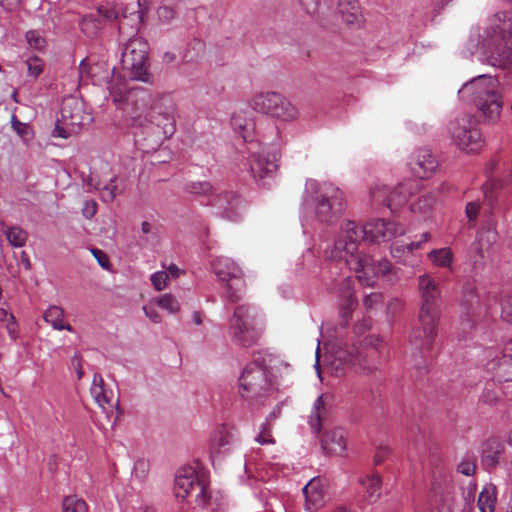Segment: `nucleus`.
Masks as SVG:
<instances>
[{
	"instance_id": "obj_1",
	"label": "nucleus",
	"mask_w": 512,
	"mask_h": 512,
	"mask_svg": "<svg viewBox=\"0 0 512 512\" xmlns=\"http://www.w3.org/2000/svg\"><path fill=\"white\" fill-rule=\"evenodd\" d=\"M404 232L402 225L384 219L371 220L363 226L353 221H346L342 224L331 250V258L339 262L344 261L350 270L358 274L360 282L370 285L373 277L386 275L391 271V263L386 259L376 261L367 254L359 253V242L361 240L370 243L389 241Z\"/></svg>"
},
{
	"instance_id": "obj_2",
	"label": "nucleus",
	"mask_w": 512,
	"mask_h": 512,
	"mask_svg": "<svg viewBox=\"0 0 512 512\" xmlns=\"http://www.w3.org/2000/svg\"><path fill=\"white\" fill-rule=\"evenodd\" d=\"M419 290L422 302L418 323L410 334V342L417 349L431 350L437 335L440 317V291L438 283L429 275L419 277Z\"/></svg>"
},
{
	"instance_id": "obj_3",
	"label": "nucleus",
	"mask_w": 512,
	"mask_h": 512,
	"mask_svg": "<svg viewBox=\"0 0 512 512\" xmlns=\"http://www.w3.org/2000/svg\"><path fill=\"white\" fill-rule=\"evenodd\" d=\"M476 45L484 50L492 66L512 68V12L495 14L483 33H478Z\"/></svg>"
},
{
	"instance_id": "obj_4",
	"label": "nucleus",
	"mask_w": 512,
	"mask_h": 512,
	"mask_svg": "<svg viewBox=\"0 0 512 512\" xmlns=\"http://www.w3.org/2000/svg\"><path fill=\"white\" fill-rule=\"evenodd\" d=\"M458 94L463 100L473 102L487 121L495 122L500 118L503 100L496 78L488 75L475 77L465 83Z\"/></svg>"
},
{
	"instance_id": "obj_5",
	"label": "nucleus",
	"mask_w": 512,
	"mask_h": 512,
	"mask_svg": "<svg viewBox=\"0 0 512 512\" xmlns=\"http://www.w3.org/2000/svg\"><path fill=\"white\" fill-rule=\"evenodd\" d=\"M304 203L313 204L317 219L324 223L335 221L345 208L344 195L338 187L315 179L305 183Z\"/></svg>"
},
{
	"instance_id": "obj_6",
	"label": "nucleus",
	"mask_w": 512,
	"mask_h": 512,
	"mask_svg": "<svg viewBox=\"0 0 512 512\" xmlns=\"http://www.w3.org/2000/svg\"><path fill=\"white\" fill-rule=\"evenodd\" d=\"M272 373L257 361L248 363L239 377V394L250 406L259 407L274 393Z\"/></svg>"
},
{
	"instance_id": "obj_7",
	"label": "nucleus",
	"mask_w": 512,
	"mask_h": 512,
	"mask_svg": "<svg viewBox=\"0 0 512 512\" xmlns=\"http://www.w3.org/2000/svg\"><path fill=\"white\" fill-rule=\"evenodd\" d=\"M227 333L237 346L249 348L256 345L261 337L257 315L248 304L237 305L227 324Z\"/></svg>"
},
{
	"instance_id": "obj_8",
	"label": "nucleus",
	"mask_w": 512,
	"mask_h": 512,
	"mask_svg": "<svg viewBox=\"0 0 512 512\" xmlns=\"http://www.w3.org/2000/svg\"><path fill=\"white\" fill-rule=\"evenodd\" d=\"M149 44L140 37L130 38L122 51L121 65L127 71L130 78L142 82H152V75L149 73Z\"/></svg>"
},
{
	"instance_id": "obj_9",
	"label": "nucleus",
	"mask_w": 512,
	"mask_h": 512,
	"mask_svg": "<svg viewBox=\"0 0 512 512\" xmlns=\"http://www.w3.org/2000/svg\"><path fill=\"white\" fill-rule=\"evenodd\" d=\"M110 95L113 102L122 105V110L132 120L133 125H147L156 102L146 89L135 87L124 94L112 90Z\"/></svg>"
},
{
	"instance_id": "obj_10",
	"label": "nucleus",
	"mask_w": 512,
	"mask_h": 512,
	"mask_svg": "<svg viewBox=\"0 0 512 512\" xmlns=\"http://www.w3.org/2000/svg\"><path fill=\"white\" fill-rule=\"evenodd\" d=\"M249 105L254 111L281 121H294L299 117V110L284 95L274 91L255 94Z\"/></svg>"
},
{
	"instance_id": "obj_11",
	"label": "nucleus",
	"mask_w": 512,
	"mask_h": 512,
	"mask_svg": "<svg viewBox=\"0 0 512 512\" xmlns=\"http://www.w3.org/2000/svg\"><path fill=\"white\" fill-rule=\"evenodd\" d=\"M448 133L454 145L467 153L480 150L484 143L478 129V121L471 114H464L452 120L448 125Z\"/></svg>"
},
{
	"instance_id": "obj_12",
	"label": "nucleus",
	"mask_w": 512,
	"mask_h": 512,
	"mask_svg": "<svg viewBox=\"0 0 512 512\" xmlns=\"http://www.w3.org/2000/svg\"><path fill=\"white\" fill-rule=\"evenodd\" d=\"M174 490L178 498L194 497L200 507L206 506L208 502L206 487L199 481L192 468L179 471L175 478Z\"/></svg>"
},
{
	"instance_id": "obj_13",
	"label": "nucleus",
	"mask_w": 512,
	"mask_h": 512,
	"mask_svg": "<svg viewBox=\"0 0 512 512\" xmlns=\"http://www.w3.org/2000/svg\"><path fill=\"white\" fill-rule=\"evenodd\" d=\"M92 117L85 111V103L75 96L65 97L61 105V122L65 126L76 128L89 124Z\"/></svg>"
},
{
	"instance_id": "obj_14",
	"label": "nucleus",
	"mask_w": 512,
	"mask_h": 512,
	"mask_svg": "<svg viewBox=\"0 0 512 512\" xmlns=\"http://www.w3.org/2000/svg\"><path fill=\"white\" fill-rule=\"evenodd\" d=\"M90 392L97 404L105 411L109 418L115 414L113 421V425H115L122 414L119 398L116 397L112 391L106 390L104 379L98 373L94 374Z\"/></svg>"
},
{
	"instance_id": "obj_15",
	"label": "nucleus",
	"mask_w": 512,
	"mask_h": 512,
	"mask_svg": "<svg viewBox=\"0 0 512 512\" xmlns=\"http://www.w3.org/2000/svg\"><path fill=\"white\" fill-rule=\"evenodd\" d=\"M248 165L251 176L259 185H265L266 179L275 177L279 168V158L275 154L264 155L262 153H253L248 158Z\"/></svg>"
},
{
	"instance_id": "obj_16",
	"label": "nucleus",
	"mask_w": 512,
	"mask_h": 512,
	"mask_svg": "<svg viewBox=\"0 0 512 512\" xmlns=\"http://www.w3.org/2000/svg\"><path fill=\"white\" fill-rule=\"evenodd\" d=\"M410 195L406 184L401 183L393 190L386 186H376L371 189V196L375 203H383L392 213H395L404 206Z\"/></svg>"
},
{
	"instance_id": "obj_17",
	"label": "nucleus",
	"mask_w": 512,
	"mask_h": 512,
	"mask_svg": "<svg viewBox=\"0 0 512 512\" xmlns=\"http://www.w3.org/2000/svg\"><path fill=\"white\" fill-rule=\"evenodd\" d=\"M212 205L217 208L220 217L230 221H237L245 207L242 197L233 191L218 194Z\"/></svg>"
},
{
	"instance_id": "obj_18",
	"label": "nucleus",
	"mask_w": 512,
	"mask_h": 512,
	"mask_svg": "<svg viewBox=\"0 0 512 512\" xmlns=\"http://www.w3.org/2000/svg\"><path fill=\"white\" fill-rule=\"evenodd\" d=\"M438 160L431 150L419 148L415 150L408 161L411 172L418 178L424 179L432 175L438 168Z\"/></svg>"
},
{
	"instance_id": "obj_19",
	"label": "nucleus",
	"mask_w": 512,
	"mask_h": 512,
	"mask_svg": "<svg viewBox=\"0 0 512 512\" xmlns=\"http://www.w3.org/2000/svg\"><path fill=\"white\" fill-rule=\"evenodd\" d=\"M505 450L504 443L496 437H489L483 441L480 446L481 467L486 471L496 469L503 461Z\"/></svg>"
},
{
	"instance_id": "obj_20",
	"label": "nucleus",
	"mask_w": 512,
	"mask_h": 512,
	"mask_svg": "<svg viewBox=\"0 0 512 512\" xmlns=\"http://www.w3.org/2000/svg\"><path fill=\"white\" fill-rule=\"evenodd\" d=\"M147 124H150L149 128L151 130H153L154 127L157 128L163 135V138H169L175 132L173 107L163 108L159 102L155 103Z\"/></svg>"
},
{
	"instance_id": "obj_21",
	"label": "nucleus",
	"mask_w": 512,
	"mask_h": 512,
	"mask_svg": "<svg viewBox=\"0 0 512 512\" xmlns=\"http://www.w3.org/2000/svg\"><path fill=\"white\" fill-rule=\"evenodd\" d=\"M321 446L327 454L342 456L347 448L345 431L340 427L326 430L321 439Z\"/></svg>"
},
{
	"instance_id": "obj_22",
	"label": "nucleus",
	"mask_w": 512,
	"mask_h": 512,
	"mask_svg": "<svg viewBox=\"0 0 512 512\" xmlns=\"http://www.w3.org/2000/svg\"><path fill=\"white\" fill-rule=\"evenodd\" d=\"M378 351L373 348L364 350L353 349L348 353V358L345 361L354 366H359L365 372H373L378 368Z\"/></svg>"
},
{
	"instance_id": "obj_23",
	"label": "nucleus",
	"mask_w": 512,
	"mask_h": 512,
	"mask_svg": "<svg viewBox=\"0 0 512 512\" xmlns=\"http://www.w3.org/2000/svg\"><path fill=\"white\" fill-rule=\"evenodd\" d=\"M352 284L351 277L346 276L339 285V295L342 298L340 302V315L346 322L352 317V312L357 304L352 292Z\"/></svg>"
},
{
	"instance_id": "obj_24",
	"label": "nucleus",
	"mask_w": 512,
	"mask_h": 512,
	"mask_svg": "<svg viewBox=\"0 0 512 512\" xmlns=\"http://www.w3.org/2000/svg\"><path fill=\"white\" fill-rule=\"evenodd\" d=\"M363 486V497L368 503H375L381 496L382 481L378 473H373L359 480Z\"/></svg>"
},
{
	"instance_id": "obj_25",
	"label": "nucleus",
	"mask_w": 512,
	"mask_h": 512,
	"mask_svg": "<svg viewBox=\"0 0 512 512\" xmlns=\"http://www.w3.org/2000/svg\"><path fill=\"white\" fill-rule=\"evenodd\" d=\"M306 499V509L309 511L316 510L324 501L325 492L320 487V482L311 480L302 489Z\"/></svg>"
},
{
	"instance_id": "obj_26",
	"label": "nucleus",
	"mask_w": 512,
	"mask_h": 512,
	"mask_svg": "<svg viewBox=\"0 0 512 512\" xmlns=\"http://www.w3.org/2000/svg\"><path fill=\"white\" fill-rule=\"evenodd\" d=\"M338 10L347 24H359L361 22L362 12L358 0H339Z\"/></svg>"
},
{
	"instance_id": "obj_27",
	"label": "nucleus",
	"mask_w": 512,
	"mask_h": 512,
	"mask_svg": "<svg viewBox=\"0 0 512 512\" xmlns=\"http://www.w3.org/2000/svg\"><path fill=\"white\" fill-rule=\"evenodd\" d=\"M224 282L226 283L224 297L232 303L240 301L246 290L243 272Z\"/></svg>"
},
{
	"instance_id": "obj_28",
	"label": "nucleus",
	"mask_w": 512,
	"mask_h": 512,
	"mask_svg": "<svg viewBox=\"0 0 512 512\" xmlns=\"http://www.w3.org/2000/svg\"><path fill=\"white\" fill-rule=\"evenodd\" d=\"M142 22L141 8L131 12L129 16L126 11L123 12L122 17L118 21V29L121 35L129 37L134 32L138 31Z\"/></svg>"
},
{
	"instance_id": "obj_29",
	"label": "nucleus",
	"mask_w": 512,
	"mask_h": 512,
	"mask_svg": "<svg viewBox=\"0 0 512 512\" xmlns=\"http://www.w3.org/2000/svg\"><path fill=\"white\" fill-rule=\"evenodd\" d=\"M212 266L215 274L222 282L230 280L243 272L234 261L229 259L219 258L213 262Z\"/></svg>"
},
{
	"instance_id": "obj_30",
	"label": "nucleus",
	"mask_w": 512,
	"mask_h": 512,
	"mask_svg": "<svg viewBox=\"0 0 512 512\" xmlns=\"http://www.w3.org/2000/svg\"><path fill=\"white\" fill-rule=\"evenodd\" d=\"M497 502V489L492 483L486 484L479 494L477 505L481 512H494Z\"/></svg>"
},
{
	"instance_id": "obj_31",
	"label": "nucleus",
	"mask_w": 512,
	"mask_h": 512,
	"mask_svg": "<svg viewBox=\"0 0 512 512\" xmlns=\"http://www.w3.org/2000/svg\"><path fill=\"white\" fill-rule=\"evenodd\" d=\"M491 369L498 382H512V358L503 356L495 358Z\"/></svg>"
},
{
	"instance_id": "obj_32",
	"label": "nucleus",
	"mask_w": 512,
	"mask_h": 512,
	"mask_svg": "<svg viewBox=\"0 0 512 512\" xmlns=\"http://www.w3.org/2000/svg\"><path fill=\"white\" fill-rule=\"evenodd\" d=\"M326 402L323 395H320L314 402L310 415L309 424L312 431L318 434L321 431L322 422L327 415Z\"/></svg>"
},
{
	"instance_id": "obj_33",
	"label": "nucleus",
	"mask_w": 512,
	"mask_h": 512,
	"mask_svg": "<svg viewBox=\"0 0 512 512\" xmlns=\"http://www.w3.org/2000/svg\"><path fill=\"white\" fill-rule=\"evenodd\" d=\"M183 190L191 196H210L214 192L213 185L209 181H189Z\"/></svg>"
},
{
	"instance_id": "obj_34",
	"label": "nucleus",
	"mask_w": 512,
	"mask_h": 512,
	"mask_svg": "<svg viewBox=\"0 0 512 512\" xmlns=\"http://www.w3.org/2000/svg\"><path fill=\"white\" fill-rule=\"evenodd\" d=\"M64 317V311L58 306H51L46 310L44 314V319L47 323H50L54 329L63 330L66 329L68 331L72 330L71 325H63L62 320Z\"/></svg>"
},
{
	"instance_id": "obj_35",
	"label": "nucleus",
	"mask_w": 512,
	"mask_h": 512,
	"mask_svg": "<svg viewBox=\"0 0 512 512\" xmlns=\"http://www.w3.org/2000/svg\"><path fill=\"white\" fill-rule=\"evenodd\" d=\"M81 31L88 37H95L102 29V22L93 15L85 16L80 23Z\"/></svg>"
},
{
	"instance_id": "obj_36",
	"label": "nucleus",
	"mask_w": 512,
	"mask_h": 512,
	"mask_svg": "<svg viewBox=\"0 0 512 512\" xmlns=\"http://www.w3.org/2000/svg\"><path fill=\"white\" fill-rule=\"evenodd\" d=\"M63 512H88L86 502L75 495L66 496L62 502Z\"/></svg>"
},
{
	"instance_id": "obj_37",
	"label": "nucleus",
	"mask_w": 512,
	"mask_h": 512,
	"mask_svg": "<svg viewBox=\"0 0 512 512\" xmlns=\"http://www.w3.org/2000/svg\"><path fill=\"white\" fill-rule=\"evenodd\" d=\"M436 202V197L432 192L421 195L417 201L411 205L413 212L426 213L432 209Z\"/></svg>"
},
{
	"instance_id": "obj_38",
	"label": "nucleus",
	"mask_w": 512,
	"mask_h": 512,
	"mask_svg": "<svg viewBox=\"0 0 512 512\" xmlns=\"http://www.w3.org/2000/svg\"><path fill=\"white\" fill-rule=\"evenodd\" d=\"M428 256L439 267H448L452 262V252L449 248L432 250Z\"/></svg>"
},
{
	"instance_id": "obj_39",
	"label": "nucleus",
	"mask_w": 512,
	"mask_h": 512,
	"mask_svg": "<svg viewBox=\"0 0 512 512\" xmlns=\"http://www.w3.org/2000/svg\"><path fill=\"white\" fill-rule=\"evenodd\" d=\"M6 237L12 246L22 247L27 240V233L19 226H12L7 229Z\"/></svg>"
},
{
	"instance_id": "obj_40",
	"label": "nucleus",
	"mask_w": 512,
	"mask_h": 512,
	"mask_svg": "<svg viewBox=\"0 0 512 512\" xmlns=\"http://www.w3.org/2000/svg\"><path fill=\"white\" fill-rule=\"evenodd\" d=\"M95 66L91 65L88 62V59H83L78 67V86L79 85H87L89 80H94L95 78Z\"/></svg>"
},
{
	"instance_id": "obj_41",
	"label": "nucleus",
	"mask_w": 512,
	"mask_h": 512,
	"mask_svg": "<svg viewBox=\"0 0 512 512\" xmlns=\"http://www.w3.org/2000/svg\"><path fill=\"white\" fill-rule=\"evenodd\" d=\"M429 238H430V233L425 232L421 235V240H419V241H412L405 245L404 244L400 245L398 242L394 243L391 246V251L394 256H396L397 253L404 252L405 250H408V252H412L413 250L420 248L421 244L423 242L428 241Z\"/></svg>"
},
{
	"instance_id": "obj_42",
	"label": "nucleus",
	"mask_w": 512,
	"mask_h": 512,
	"mask_svg": "<svg viewBox=\"0 0 512 512\" xmlns=\"http://www.w3.org/2000/svg\"><path fill=\"white\" fill-rule=\"evenodd\" d=\"M117 178H112L107 185L104 186L101 198L104 202L111 203L117 195L123 193V188H119L116 183Z\"/></svg>"
},
{
	"instance_id": "obj_43",
	"label": "nucleus",
	"mask_w": 512,
	"mask_h": 512,
	"mask_svg": "<svg viewBox=\"0 0 512 512\" xmlns=\"http://www.w3.org/2000/svg\"><path fill=\"white\" fill-rule=\"evenodd\" d=\"M457 472L465 476H473L476 472V458L466 455L457 466Z\"/></svg>"
},
{
	"instance_id": "obj_44",
	"label": "nucleus",
	"mask_w": 512,
	"mask_h": 512,
	"mask_svg": "<svg viewBox=\"0 0 512 512\" xmlns=\"http://www.w3.org/2000/svg\"><path fill=\"white\" fill-rule=\"evenodd\" d=\"M156 303L163 309H166L170 313H177L180 310V304L178 300L171 294H164L160 296Z\"/></svg>"
},
{
	"instance_id": "obj_45",
	"label": "nucleus",
	"mask_w": 512,
	"mask_h": 512,
	"mask_svg": "<svg viewBox=\"0 0 512 512\" xmlns=\"http://www.w3.org/2000/svg\"><path fill=\"white\" fill-rule=\"evenodd\" d=\"M483 400L488 404H495L501 398V390L496 387L495 383H488L484 392H483Z\"/></svg>"
},
{
	"instance_id": "obj_46",
	"label": "nucleus",
	"mask_w": 512,
	"mask_h": 512,
	"mask_svg": "<svg viewBox=\"0 0 512 512\" xmlns=\"http://www.w3.org/2000/svg\"><path fill=\"white\" fill-rule=\"evenodd\" d=\"M26 40L30 47L37 50H42L46 46V40L34 30H30L26 33Z\"/></svg>"
},
{
	"instance_id": "obj_47",
	"label": "nucleus",
	"mask_w": 512,
	"mask_h": 512,
	"mask_svg": "<svg viewBox=\"0 0 512 512\" xmlns=\"http://www.w3.org/2000/svg\"><path fill=\"white\" fill-rule=\"evenodd\" d=\"M79 132L78 129L73 127L65 126L63 123L60 124V121H58L55 125V128L53 130V136L59 137L63 139H67L73 134H77Z\"/></svg>"
},
{
	"instance_id": "obj_48",
	"label": "nucleus",
	"mask_w": 512,
	"mask_h": 512,
	"mask_svg": "<svg viewBox=\"0 0 512 512\" xmlns=\"http://www.w3.org/2000/svg\"><path fill=\"white\" fill-rule=\"evenodd\" d=\"M331 0H300L309 14H316L322 6H328Z\"/></svg>"
},
{
	"instance_id": "obj_49",
	"label": "nucleus",
	"mask_w": 512,
	"mask_h": 512,
	"mask_svg": "<svg viewBox=\"0 0 512 512\" xmlns=\"http://www.w3.org/2000/svg\"><path fill=\"white\" fill-rule=\"evenodd\" d=\"M148 472H149V462L148 461H146L144 459H140L135 462L134 468H133V474L136 478H138L139 480H144L147 477Z\"/></svg>"
},
{
	"instance_id": "obj_50",
	"label": "nucleus",
	"mask_w": 512,
	"mask_h": 512,
	"mask_svg": "<svg viewBox=\"0 0 512 512\" xmlns=\"http://www.w3.org/2000/svg\"><path fill=\"white\" fill-rule=\"evenodd\" d=\"M168 278H169V276H168L167 272L159 271V272L152 274L151 281H152L154 288L157 291H161L166 287Z\"/></svg>"
},
{
	"instance_id": "obj_51",
	"label": "nucleus",
	"mask_w": 512,
	"mask_h": 512,
	"mask_svg": "<svg viewBox=\"0 0 512 512\" xmlns=\"http://www.w3.org/2000/svg\"><path fill=\"white\" fill-rule=\"evenodd\" d=\"M501 317L502 319L512 324V295L507 296L501 305Z\"/></svg>"
},
{
	"instance_id": "obj_52",
	"label": "nucleus",
	"mask_w": 512,
	"mask_h": 512,
	"mask_svg": "<svg viewBox=\"0 0 512 512\" xmlns=\"http://www.w3.org/2000/svg\"><path fill=\"white\" fill-rule=\"evenodd\" d=\"M27 65L29 75L33 76L34 78L38 77L43 71V63L37 57L29 59L27 61Z\"/></svg>"
},
{
	"instance_id": "obj_53",
	"label": "nucleus",
	"mask_w": 512,
	"mask_h": 512,
	"mask_svg": "<svg viewBox=\"0 0 512 512\" xmlns=\"http://www.w3.org/2000/svg\"><path fill=\"white\" fill-rule=\"evenodd\" d=\"M256 441L261 445L274 443V439L270 433V426H267V424H262L261 431L256 437Z\"/></svg>"
},
{
	"instance_id": "obj_54",
	"label": "nucleus",
	"mask_w": 512,
	"mask_h": 512,
	"mask_svg": "<svg viewBox=\"0 0 512 512\" xmlns=\"http://www.w3.org/2000/svg\"><path fill=\"white\" fill-rule=\"evenodd\" d=\"M244 119L239 116H235L232 118V124L236 130H239L241 136L244 141H248L249 136L245 133L247 129V124L243 123Z\"/></svg>"
},
{
	"instance_id": "obj_55",
	"label": "nucleus",
	"mask_w": 512,
	"mask_h": 512,
	"mask_svg": "<svg viewBox=\"0 0 512 512\" xmlns=\"http://www.w3.org/2000/svg\"><path fill=\"white\" fill-rule=\"evenodd\" d=\"M82 356L79 352H76L71 359L72 366L75 368L77 373V378L80 380L84 375V371L82 369Z\"/></svg>"
},
{
	"instance_id": "obj_56",
	"label": "nucleus",
	"mask_w": 512,
	"mask_h": 512,
	"mask_svg": "<svg viewBox=\"0 0 512 512\" xmlns=\"http://www.w3.org/2000/svg\"><path fill=\"white\" fill-rule=\"evenodd\" d=\"M97 211V204L95 201H87L82 209V214L85 218L91 219Z\"/></svg>"
},
{
	"instance_id": "obj_57",
	"label": "nucleus",
	"mask_w": 512,
	"mask_h": 512,
	"mask_svg": "<svg viewBox=\"0 0 512 512\" xmlns=\"http://www.w3.org/2000/svg\"><path fill=\"white\" fill-rule=\"evenodd\" d=\"M466 215L470 221L475 220L479 212V203L469 202L465 208Z\"/></svg>"
},
{
	"instance_id": "obj_58",
	"label": "nucleus",
	"mask_w": 512,
	"mask_h": 512,
	"mask_svg": "<svg viewBox=\"0 0 512 512\" xmlns=\"http://www.w3.org/2000/svg\"><path fill=\"white\" fill-rule=\"evenodd\" d=\"M493 184L490 182H487L483 185V193H484V200L490 205L493 206L495 203V197L493 195Z\"/></svg>"
},
{
	"instance_id": "obj_59",
	"label": "nucleus",
	"mask_w": 512,
	"mask_h": 512,
	"mask_svg": "<svg viewBox=\"0 0 512 512\" xmlns=\"http://www.w3.org/2000/svg\"><path fill=\"white\" fill-rule=\"evenodd\" d=\"M92 254L97 259L99 265L103 268H108L109 266V259L107 255L100 249H93Z\"/></svg>"
},
{
	"instance_id": "obj_60",
	"label": "nucleus",
	"mask_w": 512,
	"mask_h": 512,
	"mask_svg": "<svg viewBox=\"0 0 512 512\" xmlns=\"http://www.w3.org/2000/svg\"><path fill=\"white\" fill-rule=\"evenodd\" d=\"M390 451H389V448L387 447H380L376 453H375V456H374V464L375 465H379L381 464L385 458L387 457V455H389Z\"/></svg>"
},
{
	"instance_id": "obj_61",
	"label": "nucleus",
	"mask_w": 512,
	"mask_h": 512,
	"mask_svg": "<svg viewBox=\"0 0 512 512\" xmlns=\"http://www.w3.org/2000/svg\"><path fill=\"white\" fill-rule=\"evenodd\" d=\"M486 237L487 241L491 244L496 241L497 238V232L493 229L487 228L483 229L480 233V240L482 241L483 238Z\"/></svg>"
},
{
	"instance_id": "obj_62",
	"label": "nucleus",
	"mask_w": 512,
	"mask_h": 512,
	"mask_svg": "<svg viewBox=\"0 0 512 512\" xmlns=\"http://www.w3.org/2000/svg\"><path fill=\"white\" fill-rule=\"evenodd\" d=\"M143 310L146 314V316L153 322V323H159L161 321V316L157 312L156 309L150 308V307H143Z\"/></svg>"
},
{
	"instance_id": "obj_63",
	"label": "nucleus",
	"mask_w": 512,
	"mask_h": 512,
	"mask_svg": "<svg viewBox=\"0 0 512 512\" xmlns=\"http://www.w3.org/2000/svg\"><path fill=\"white\" fill-rule=\"evenodd\" d=\"M10 320L11 322H9L7 324V331L10 335V337L15 340L17 338V325L15 323V319H14V316L13 315H10Z\"/></svg>"
},
{
	"instance_id": "obj_64",
	"label": "nucleus",
	"mask_w": 512,
	"mask_h": 512,
	"mask_svg": "<svg viewBox=\"0 0 512 512\" xmlns=\"http://www.w3.org/2000/svg\"><path fill=\"white\" fill-rule=\"evenodd\" d=\"M21 0H0V6H2L5 10L10 11L17 5H19Z\"/></svg>"
}]
</instances>
